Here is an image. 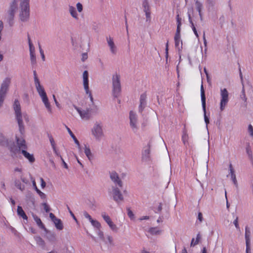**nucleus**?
Masks as SVG:
<instances>
[{
	"mask_svg": "<svg viewBox=\"0 0 253 253\" xmlns=\"http://www.w3.org/2000/svg\"><path fill=\"white\" fill-rule=\"evenodd\" d=\"M20 1L21 12L20 18L22 21H27L29 17L30 0H12L8 13V22L10 26L13 23V18L16 10L17 9L18 3Z\"/></svg>",
	"mask_w": 253,
	"mask_h": 253,
	"instance_id": "f257e3e1",
	"label": "nucleus"
},
{
	"mask_svg": "<svg viewBox=\"0 0 253 253\" xmlns=\"http://www.w3.org/2000/svg\"><path fill=\"white\" fill-rule=\"evenodd\" d=\"M16 141L19 149H16L15 151H14L12 148L11 149L10 151L13 152L15 154L18 152H21L24 156L29 160L30 163H33L35 161V159L33 154H31L26 151L27 149V146L26 145L25 140L22 138H19L16 137Z\"/></svg>",
	"mask_w": 253,
	"mask_h": 253,
	"instance_id": "f03ea898",
	"label": "nucleus"
},
{
	"mask_svg": "<svg viewBox=\"0 0 253 253\" xmlns=\"http://www.w3.org/2000/svg\"><path fill=\"white\" fill-rule=\"evenodd\" d=\"M13 107L15 111L16 119L18 124L19 131L22 134L24 131V127L23 124L20 104L18 100H15Z\"/></svg>",
	"mask_w": 253,
	"mask_h": 253,
	"instance_id": "7ed1b4c3",
	"label": "nucleus"
},
{
	"mask_svg": "<svg viewBox=\"0 0 253 253\" xmlns=\"http://www.w3.org/2000/svg\"><path fill=\"white\" fill-rule=\"evenodd\" d=\"M35 86L38 92L41 97L42 102L44 104L45 106L48 110V111L51 113V108L50 107V103L48 102V99L47 97L46 92L44 89V88L40 84V82L35 84Z\"/></svg>",
	"mask_w": 253,
	"mask_h": 253,
	"instance_id": "20e7f679",
	"label": "nucleus"
},
{
	"mask_svg": "<svg viewBox=\"0 0 253 253\" xmlns=\"http://www.w3.org/2000/svg\"><path fill=\"white\" fill-rule=\"evenodd\" d=\"M112 85L113 96L115 97H118L121 94V86L120 76L117 73L113 75Z\"/></svg>",
	"mask_w": 253,
	"mask_h": 253,
	"instance_id": "39448f33",
	"label": "nucleus"
},
{
	"mask_svg": "<svg viewBox=\"0 0 253 253\" xmlns=\"http://www.w3.org/2000/svg\"><path fill=\"white\" fill-rule=\"evenodd\" d=\"M11 83V78L6 77L3 81L0 88V106L3 103L6 93Z\"/></svg>",
	"mask_w": 253,
	"mask_h": 253,
	"instance_id": "423d86ee",
	"label": "nucleus"
},
{
	"mask_svg": "<svg viewBox=\"0 0 253 253\" xmlns=\"http://www.w3.org/2000/svg\"><path fill=\"white\" fill-rule=\"evenodd\" d=\"M220 110L223 111L225 109L229 102V93L226 88H221L220 89Z\"/></svg>",
	"mask_w": 253,
	"mask_h": 253,
	"instance_id": "0eeeda50",
	"label": "nucleus"
},
{
	"mask_svg": "<svg viewBox=\"0 0 253 253\" xmlns=\"http://www.w3.org/2000/svg\"><path fill=\"white\" fill-rule=\"evenodd\" d=\"M92 133L96 139H101L103 136L102 126L97 123L95 124L92 129Z\"/></svg>",
	"mask_w": 253,
	"mask_h": 253,
	"instance_id": "6e6552de",
	"label": "nucleus"
},
{
	"mask_svg": "<svg viewBox=\"0 0 253 253\" xmlns=\"http://www.w3.org/2000/svg\"><path fill=\"white\" fill-rule=\"evenodd\" d=\"M83 82H84V88L85 90V92L86 94H88L89 97H90V100L93 101V97L91 95V92L89 90V85H88V72L87 71H84L83 73Z\"/></svg>",
	"mask_w": 253,
	"mask_h": 253,
	"instance_id": "1a4fd4ad",
	"label": "nucleus"
},
{
	"mask_svg": "<svg viewBox=\"0 0 253 253\" xmlns=\"http://www.w3.org/2000/svg\"><path fill=\"white\" fill-rule=\"evenodd\" d=\"M245 239L246 245V253H251L250 236L251 231L248 226L245 227Z\"/></svg>",
	"mask_w": 253,
	"mask_h": 253,
	"instance_id": "9d476101",
	"label": "nucleus"
},
{
	"mask_svg": "<svg viewBox=\"0 0 253 253\" xmlns=\"http://www.w3.org/2000/svg\"><path fill=\"white\" fill-rule=\"evenodd\" d=\"M14 176L15 178H20V180L25 184L28 183V180L24 176L22 169L21 168H15L14 169Z\"/></svg>",
	"mask_w": 253,
	"mask_h": 253,
	"instance_id": "9b49d317",
	"label": "nucleus"
},
{
	"mask_svg": "<svg viewBox=\"0 0 253 253\" xmlns=\"http://www.w3.org/2000/svg\"><path fill=\"white\" fill-rule=\"evenodd\" d=\"M81 117L84 120H88L91 116V110L89 109L81 110L79 108H76Z\"/></svg>",
	"mask_w": 253,
	"mask_h": 253,
	"instance_id": "f8f14e48",
	"label": "nucleus"
},
{
	"mask_svg": "<svg viewBox=\"0 0 253 253\" xmlns=\"http://www.w3.org/2000/svg\"><path fill=\"white\" fill-rule=\"evenodd\" d=\"M151 144L149 143L145 146L142 152V159L143 161H148L150 158Z\"/></svg>",
	"mask_w": 253,
	"mask_h": 253,
	"instance_id": "ddd939ff",
	"label": "nucleus"
},
{
	"mask_svg": "<svg viewBox=\"0 0 253 253\" xmlns=\"http://www.w3.org/2000/svg\"><path fill=\"white\" fill-rule=\"evenodd\" d=\"M113 196L114 200L118 203L124 200L122 194L117 188L113 189Z\"/></svg>",
	"mask_w": 253,
	"mask_h": 253,
	"instance_id": "4468645a",
	"label": "nucleus"
},
{
	"mask_svg": "<svg viewBox=\"0 0 253 253\" xmlns=\"http://www.w3.org/2000/svg\"><path fill=\"white\" fill-rule=\"evenodd\" d=\"M110 178L116 185H118L120 187H122V182L116 172L113 171L110 173Z\"/></svg>",
	"mask_w": 253,
	"mask_h": 253,
	"instance_id": "2eb2a0df",
	"label": "nucleus"
},
{
	"mask_svg": "<svg viewBox=\"0 0 253 253\" xmlns=\"http://www.w3.org/2000/svg\"><path fill=\"white\" fill-rule=\"evenodd\" d=\"M106 40L112 53L115 54L117 52V47L115 45L113 38L109 37H107Z\"/></svg>",
	"mask_w": 253,
	"mask_h": 253,
	"instance_id": "dca6fc26",
	"label": "nucleus"
},
{
	"mask_svg": "<svg viewBox=\"0 0 253 253\" xmlns=\"http://www.w3.org/2000/svg\"><path fill=\"white\" fill-rule=\"evenodd\" d=\"M147 95L145 93L141 95L140 98L139 111L142 112L146 104Z\"/></svg>",
	"mask_w": 253,
	"mask_h": 253,
	"instance_id": "f3484780",
	"label": "nucleus"
},
{
	"mask_svg": "<svg viewBox=\"0 0 253 253\" xmlns=\"http://www.w3.org/2000/svg\"><path fill=\"white\" fill-rule=\"evenodd\" d=\"M129 119L130 126L132 128L136 127V116L133 111H131L129 113Z\"/></svg>",
	"mask_w": 253,
	"mask_h": 253,
	"instance_id": "a211bd4d",
	"label": "nucleus"
},
{
	"mask_svg": "<svg viewBox=\"0 0 253 253\" xmlns=\"http://www.w3.org/2000/svg\"><path fill=\"white\" fill-rule=\"evenodd\" d=\"M175 46L179 50L182 48V42L181 40L180 36H174Z\"/></svg>",
	"mask_w": 253,
	"mask_h": 253,
	"instance_id": "6ab92c4d",
	"label": "nucleus"
},
{
	"mask_svg": "<svg viewBox=\"0 0 253 253\" xmlns=\"http://www.w3.org/2000/svg\"><path fill=\"white\" fill-rule=\"evenodd\" d=\"M201 96L202 107H203L204 111H205L206 96H205V91H204V89L203 84H202L201 86Z\"/></svg>",
	"mask_w": 253,
	"mask_h": 253,
	"instance_id": "aec40b11",
	"label": "nucleus"
},
{
	"mask_svg": "<svg viewBox=\"0 0 253 253\" xmlns=\"http://www.w3.org/2000/svg\"><path fill=\"white\" fill-rule=\"evenodd\" d=\"M229 169H230V173L231 174V179H232V181H233L234 184L236 186H237V179L236 178V175L235 174L234 169H233L231 164H230V165H229Z\"/></svg>",
	"mask_w": 253,
	"mask_h": 253,
	"instance_id": "412c9836",
	"label": "nucleus"
},
{
	"mask_svg": "<svg viewBox=\"0 0 253 253\" xmlns=\"http://www.w3.org/2000/svg\"><path fill=\"white\" fill-rule=\"evenodd\" d=\"M67 130H68V131L69 133L70 134V136L73 139L75 143L78 146V149L79 150H81V145H80V142L78 141V140L77 139V138L76 137L75 135L73 134V133L72 132V131L71 130V129L67 127Z\"/></svg>",
	"mask_w": 253,
	"mask_h": 253,
	"instance_id": "4be33fe9",
	"label": "nucleus"
},
{
	"mask_svg": "<svg viewBox=\"0 0 253 253\" xmlns=\"http://www.w3.org/2000/svg\"><path fill=\"white\" fill-rule=\"evenodd\" d=\"M17 213L18 214L22 217L24 219H27L28 217L26 215V213H25L24 211H23L22 208L21 206H18L17 207Z\"/></svg>",
	"mask_w": 253,
	"mask_h": 253,
	"instance_id": "5701e85b",
	"label": "nucleus"
},
{
	"mask_svg": "<svg viewBox=\"0 0 253 253\" xmlns=\"http://www.w3.org/2000/svg\"><path fill=\"white\" fill-rule=\"evenodd\" d=\"M53 222L54 223L55 226L57 229L59 230H61L63 229V225L61 219L57 218L56 219H55V220L53 221Z\"/></svg>",
	"mask_w": 253,
	"mask_h": 253,
	"instance_id": "b1692460",
	"label": "nucleus"
},
{
	"mask_svg": "<svg viewBox=\"0 0 253 253\" xmlns=\"http://www.w3.org/2000/svg\"><path fill=\"white\" fill-rule=\"evenodd\" d=\"M18 178H15L14 180L15 186L19 190L23 191L25 189V185L22 184L20 181L18 179Z\"/></svg>",
	"mask_w": 253,
	"mask_h": 253,
	"instance_id": "393cba45",
	"label": "nucleus"
},
{
	"mask_svg": "<svg viewBox=\"0 0 253 253\" xmlns=\"http://www.w3.org/2000/svg\"><path fill=\"white\" fill-rule=\"evenodd\" d=\"M34 219L36 222L37 223V225L42 229H43L44 228V225L42 222L41 219L37 215H33Z\"/></svg>",
	"mask_w": 253,
	"mask_h": 253,
	"instance_id": "a878e982",
	"label": "nucleus"
},
{
	"mask_svg": "<svg viewBox=\"0 0 253 253\" xmlns=\"http://www.w3.org/2000/svg\"><path fill=\"white\" fill-rule=\"evenodd\" d=\"M84 153H85V155L86 156V157L88 158V159L89 160H91V159L92 157V153L91 152L90 148L86 145H85V148H84Z\"/></svg>",
	"mask_w": 253,
	"mask_h": 253,
	"instance_id": "bb28decb",
	"label": "nucleus"
},
{
	"mask_svg": "<svg viewBox=\"0 0 253 253\" xmlns=\"http://www.w3.org/2000/svg\"><path fill=\"white\" fill-rule=\"evenodd\" d=\"M69 11L71 14V15L75 18L77 19L78 18V15L76 12V9L74 7L72 6H70L69 7Z\"/></svg>",
	"mask_w": 253,
	"mask_h": 253,
	"instance_id": "cd10ccee",
	"label": "nucleus"
},
{
	"mask_svg": "<svg viewBox=\"0 0 253 253\" xmlns=\"http://www.w3.org/2000/svg\"><path fill=\"white\" fill-rule=\"evenodd\" d=\"M101 216L107 224L110 223V222L112 221L110 216L106 214L105 212H102L101 213Z\"/></svg>",
	"mask_w": 253,
	"mask_h": 253,
	"instance_id": "c85d7f7f",
	"label": "nucleus"
},
{
	"mask_svg": "<svg viewBox=\"0 0 253 253\" xmlns=\"http://www.w3.org/2000/svg\"><path fill=\"white\" fill-rule=\"evenodd\" d=\"M47 135L52 148H54L55 147H56V143L54 140V138H53L52 135L49 133H48Z\"/></svg>",
	"mask_w": 253,
	"mask_h": 253,
	"instance_id": "c756f323",
	"label": "nucleus"
},
{
	"mask_svg": "<svg viewBox=\"0 0 253 253\" xmlns=\"http://www.w3.org/2000/svg\"><path fill=\"white\" fill-rule=\"evenodd\" d=\"M91 223L93 226L97 228L98 229H100V228H101L100 223L96 220L91 219Z\"/></svg>",
	"mask_w": 253,
	"mask_h": 253,
	"instance_id": "7c9ffc66",
	"label": "nucleus"
},
{
	"mask_svg": "<svg viewBox=\"0 0 253 253\" xmlns=\"http://www.w3.org/2000/svg\"><path fill=\"white\" fill-rule=\"evenodd\" d=\"M142 6L143 8V10L150 9V7L148 0H144L143 1Z\"/></svg>",
	"mask_w": 253,
	"mask_h": 253,
	"instance_id": "2f4dec72",
	"label": "nucleus"
},
{
	"mask_svg": "<svg viewBox=\"0 0 253 253\" xmlns=\"http://www.w3.org/2000/svg\"><path fill=\"white\" fill-rule=\"evenodd\" d=\"M28 42L30 48V52H35V47L32 43L30 37L28 36Z\"/></svg>",
	"mask_w": 253,
	"mask_h": 253,
	"instance_id": "473e14b6",
	"label": "nucleus"
},
{
	"mask_svg": "<svg viewBox=\"0 0 253 253\" xmlns=\"http://www.w3.org/2000/svg\"><path fill=\"white\" fill-rule=\"evenodd\" d=\"M189 21H190V23L191 24L192 30L194 32L195 35H196V36L198 38L199 37V36H198L197 31L196 30L195 27L194 26V23H193L191 18L190 15L189 16Z\"/></svg>",
	"mask_w": 253,
	"mask_h": 253,
	"instance_id": "72a5a7b5",
	"label": "nucleus"
},
{
	"mask_svg": "<svg viewBox=\"0 0 253 253\" xmlns=\"http://www.w3.org/2000/svg\"><path fill=\"white\" fill-rule=\"evenodd\" d=\"M145 13L146 21H150L151 20V11L150 9L144 10Z\"/></svg>",
	"mask_w": 253,
	"mask_h": 253,
	"instance_id": "f704fd0d",
	"label": "nucleus"
},
{
	"mask_svg": "<svg viewBox=\"0 0 253 253\" xmlns=\"http://www.w3.org/2000/svg\"><path fill=\"white\" fill-rule=\"evenodd\" d=\"M108 225H109L111 229L113 231L117 232L118 227H117L116 225L112 221L110 222V223H108Z\"/></svg>",
	"mask_w": 253,
	"mask_h": 253,
	"instance_id": "c9c22d12",
	"label": "nucleus"
},
{
	"mask_svg": "<svg viewBox=\"0 0 253 253\" xmlns=\"http://www.w3.org/2000/svg\"><path fill=\"white\" fill-rule=\"evenodd\" d=\"M36 241L39 245H41V246L44 245V242L41 237H36Z\"/></svg>",
	"mask_w": 253,
	"mask_h": 253,
	"instance_id": "e433bc0d",
	"label": "nucleus"
},
{
	"mask_svg": "<svg viewBox=\"0 0 253 253\" xmlns=\"http://www.w3.org/2000/svg\"><path fill=\"white\" fill-rule=\"evenodd\" d=\"M188 138V134L186 133V132H184L182 136V140L184 144H185L187 142Z\"/></svg>",
	"mask_w": 253,
	"mask_h": 253,
	"instance_id": "4c0bfd02",
	"label": "nucleus"
},
{
	"mask_svg": "<svg viewBox=\"0 0 253 253\" xmlns=\"http://www.w3.org/2000/svg\"><path fill=\"white\" fill-rule=\"evenodd\" d=\"M127 215H128V217L131 219H133L134 218V214H133L132 211L130 209V208H127Z\"/></svg>",
	"mask_w": 253,
	"mask_h": 253,
	"instance_id": "58836bf2",
	"label": "nucleus"
},
{
	"mask_svg": "<svg viewBox=\"0 0 253 253\" xmlns=\"http://www.w3.org/2000/svg\"><path fill=\"white\" fill-rule=\"evenodd\" d=\"M7 144V142L5 141V138L1 133H0V144L4 145Z\"/></svg>",
	"mask_w": 253,
	"mask_h": 253,
	"instance_id": "ea45409f",
	"label": "nucleus"
},
{
	"mask_svg": "<svg viewBox=\"0 0 253 253\" xmlns=\"http://www.w3.org/2000/svg\"><path fill=\"white\" fill-rule=\"evenodd\" d=\"M39 47L40 52V54L41 55L42 59L43 61H44L45 60V56H44V52H43V50L42 49V48L41 47V45L40 43H39Z\"/></svg>",
	"mask_w": 253,
	"mask_h": 253,
	"instance_id": "a19ab883",
	"label": "nucleus"
},
{
	"mask_svg": "<svg viewBox=\"0 0 253 253\" xmlns=\"http://www.w3.org/2000/svg\"><path fill=\"white\" fill-rule=\"evenodd\" d=\"M202 4L198 2H196V7L197 10L199 13V14L201 15V9H202Z\"/></svg>",
	"mask_w": 253,
	"mask_h": 253,
	"instance_id": "79ce46f5",
	"label": "nucleus"
},
{
	"mask_svg": "<svg viewBox=\"0 0 253 253\" xmlns=\"http://www.w3.org/2000/svg\"><path fill=\"white\" fill-rule=\"evenodd\" d=\"M30 58L32 63L36 62V55L35 52L30 53Z\"/></svg>",
	"mask_w": 253,
	"mask_h": 253,
	"instance_id": "37998d69",
	"label": "nucleus"
},
{
	"mask_svg": "<svg viewBox=\"0 0 253 253\" xmlns=\"http://www.w3.org/2000/svg\"><path fill=\"white\" fill-rule=\"evenodd\" d=\"M181 25H177L176 31L174 36H180Z\"/></svg>",
	"mask_w": 253,
	"mask_h": 253,
	"instance_id": "c03bdc74",
	"label": "nucleus"
},
{
	"mask_svg": "<svg viewBox=\"0 0 253 253\" xmlns=\"http://www.w3.org/2000/svg\"><path fill=\"white\" fill-rule=\"evenodd\" d=\"M33 74H34V77L35 84L36 83H39L40 81L37 77V72L35 70L34 71Z\"/></svg>",
	"mask_w": 253,
	"mask_h": 253,
	"instance_id": "a18cd8bd",
	"label": "nucleus"
},
{
	"mask_svg": "<svg viewBox=\"0 0 253 253\" xmlns=\"http://www.w3.org/2000/svg\"><path fill=\"white\" fill-rule=\"evenodd\" d=\"M42 206L43 207V209H44V211L46 212H48L50 210V207H49V206L46 203H43L42 204Z\"/></svg>",
	"mask_w": 253,
	"mask_h": 253,
	"instance_id": "49530a36",
	"label": "nucleus"
},
{
	"mask_svg": "<svg viewBox=\"0 0 253 253\" xmlns=\"http://www.w3.org/2000/svg\"><path fill=\"white\" fill-rule=\"evenodd\" d=\"M150 232L152 233V234H159V231L157 229V228H151L150 229Z\"/></svg>",
	"mask_w": 253,
	"mask_h": 253,
	"instance_id": "de8ad7c7",
	"label": "nucleus"
},
{
	"mask_svg": "<svg viewBox=\"0 0 253 253\" xmlns=\"http://www.w3.org/2000/svg\"><path fill=\"white\" fill-rule=\"evenodd\" d=\"M52 149H53V152H54V153H55V154L57 156L61 158V160H63V158H62V157H61V156L60 155V154H59V153L58 152V150H57L56 147H55L54 148H52Z\"/></svg>",
	"mask_w": 253,
	"mask_h": 253,
	"instance_id": "09e8293b",
	"label": "nucleus"
},
{
	"mask_svg": "<svg viewBox=\"0 0 253 253\" xmlns=\"http://www.w3.org/2000/svg\"><path fill=\"white\" fill-rule=\"evenodd\" d=\"M176 23L177 25H181V19L179 17V14L176 16Z\"/></svg>",
	"mask_w": 253,
	"mask_h": 253,
	"instance_id": "8fccbe9b",
	"label": "nucleus"
},
{
	"mask_svg": "<svg viewBox=\"0 0 253 253\" xmlns=\"http://www.w3.org/2000/svg\"><path fill=\"white\" fill-rule=\"evenodd\" d=\"M77 9L78 10V11L79 12H81L82 10H83V6H82V4L80 3V2H78L77 4Z\"/></svg>",
	"mask_w": 253,
	"mask_h": 253,
	"instance_id": "3c124183",
	"label": "nucleus"
},
{
	"mask_svg": "<svg viewBox=\"0 0 253 253\" xmlns=\"http://www.w3.org/2000/svg\"><path fill=\"white\" fill-rule=\"evenodd\" d=\"M40 182L42 188H44L46 186V183L42 177L40 178Z\"/></svg>",
	"mask_w": 253,
	"mask_h": 253,
	"instance_id": "603ef678",
	"label": "nucleus"
},
{
	"mask_svg": "<svg viewBox=\"0 0 253 253\" xmlns=\"http://www.w3.org/2000/svg\"><path fill=\"white\" fill-rule=\"evenodd\" d=\"M236 228L238 229H239V225L238 224V218L237 217L233 222Z\"/></svg>",
	"mask_w": 253,
	"mask_h": 253,
	"instance_id": "864d4df0",
	"label": "nucleus"
},
{
	"mask_svg": "<svg viewBox=\"0 0 253 253\" xmlns=\"http://www.w3.org/2000/svg\"><path fill=\"white\" fill-rule=\"evenodd\" d=\"M39 191V192L38 193V194L39 195L40 197L42 199H45V198H46L45 194L44 193H43L41 191Z\"/></svg>",
	"mask_w": 253,
	"mask_h": 253,
	"instance_id": "5fc2aeb1",
	"label": "nucleus"
},
{
	"mask_svg": "<svg viewBox=\"0 0 253 253\" xmlns=\"http://www.w3.org/2000/svg\"><path fill=\"white\" fill-rule=\"evenodd\" d=\"M200 239H201V236H200V234L199 233L197 235L196 240L194 244V245H196L197 244H198Z\"/></svg>",
	"mask_w": 253,
	"mask_h": 253,
	"instance_id": "6e6d98bb",
	"label": "nucleus"
},
{
	"mask_svg": "<svg viewBox=\"0 0 253 253\" xmlns=\"http://www.w3.org/2000/svg\"><path fill=\"white\" fill-rule=\"evenodd\" d=\"M248 130L252 136H253V127L251 125H250L248 127Z\"/></svg>",
	"mask_w": 253,
	"mask_h": 253,
	"instance_id": "4d7b16f0",
	"label": "nucleus"
},
{
	"mask_svg": "<svg viewBox=\"0 0 253 253\" xmlns=\"http://www.w3.org/2000/svg\"><path fill=\"white\" fill-rule=\"evenodd\" d=\"M84 215L85 217L87 218L89 220V221L91 222V219H93L91 218V216L86 212L84 213Z\"/></svg>",
	"mask_w": 253,
	"mask_h": 253,
	"instance_id": "13d9d810",
	"label": "nucleus"
},
{
	"mask_svg": "<svg viewBox=\"0 0 253 253\" xmlns=\"http://www.w3.org/2000/svg\"><path fill=\"white\" fill-rule=\"evenodd\" d=\"M53 98L54 101V102H55V104H56V106L58 108H60V104L58 103V102L57 101V100H56V97H55V95H54V94L53 95Z\"/></svg>",
	"mask_w": 253,
	"mask_h": 253,
	"instance_id": "bf43d9fd",
	"label": "nucleus"
},
{
	"mask_svg": "<svg viewBox=\"0 0 253 253\" xmlns=\"http://www.w3.org/2000/svg\"><path fill=\"white\" fill-rule=\"evenodd\" d=\"M49 217L52 221L55 220V219H56L57 218L56 217V216L54 215V214L52 213H49Z\"/></svg>",
	"mask_w": 253,
	"mask_h": 253,
	"instance_id": "052dcab7",
	"label": "nucleus"
},
{
	"mask_svg": "<svg viewBox=\"0 0 253 253\" xmlns=\"http://www.w3.org/2000/svg\"><path fill=\"white\" fill-rule=\"evenodd\" d=\"M198 219L199 220L200 222H202L203 220V215L201 212H199L198 215Z\"/></svg>",
	"mask_w": 253,
	"mask_h": 253,
	"instance_id": "680f3d73",
	"label": "nucleus"
},
{
	"mask_svg": "<svg viewBox=\"0 0 253 253\" xmlns=\"http://www.w3.org/2000/svg\"><path fill=\"white\" fill-rule=\"evenodd\" d=\"M98 235L99 236V237L103 240L104 239V235H103V233L102 232V231H99V233H98Z\"/></svg>",
	"mask_w": 253,
	"mask_h": 253,
	"instance_id": "e2e57ef3",
	"label": "nucleus"
},
{
	"mask_svg": "<svg viewBox=\"0 0 253 253\" xmlns=\"http://www.w3.org/2000/svg\"><path fill=\"white\" fill-rule=\"evenodd\" d=\"M205 122L207 124H208V123H209V120L208 119V118L206 116V111H205Z\"/></svg>",
	"mask_w": 253,
	"mask_h": 253,
	"instance_id": "0e129e2a",
	"label": "nucleus"
},
{
	"mask_svg": "<svg viewBox=\"0 0 253 253\" xmlns=\"http://www.w3.org/2000/svg\"><path fill=\"white\" fill-rule=\"evenodd\" d=\"M87 58V55L86 53L83 54L82 60L83 61H84Z\"/></svg>",
	"mask_w": 253,
	"mask_h": 253,
	"instance_id": "69168bd1",
	"label": "nucleus"
},
{
	"mask_svg": "<svg viewBox=\"0 0 253 253\" xmlns=\"http://www.w3.org/2000/svg\"><path fill=\"white\" fill-rule=\"evenodd\" d=\"M168 42H167V44H166V56H167L168 55Z\"/></svg>",
	"mask_w": 253,
	"mask_h": 253,
	"instance_id": "338daca9",
	"label": "nucleus"
},
{
	"mask_svg": "<svg viewBox=\"0 0 253 253\" xmlns=\"http://www.w3.org/2000/svg\"><path fill=\"white\" fill-rule=\"evenodd\" d=\"M148 219H149V216H142V217H141L140 218V220H142Z\"/></svg>",
	"mask_w": 253,
	"mask_h": 253,
	"instance_id": "774afa93",
	"label": "nucleus"
}]
</instances>
